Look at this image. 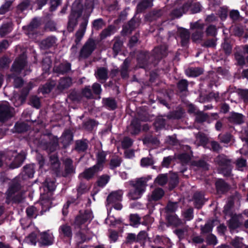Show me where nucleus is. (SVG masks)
Listing matches in <instances>:
<instances>
[{
  "label": "nucleus",
  "mask_w": 248,
  "mask_h": 248,
  "mask_svg": "<svg viewBox=\"0 0 248 248\" xmlns=\"http://www.w3.org/2000/svg\"><path fill=\"white\" fill-rule=\"evenodd\" d=\"M152 179L150 175L147 177L138 179L136 182L130 181L129 184L134 187V189L131 190L128 193V197L131 200H137L140 198L145 191L147 182Z\"/></svg>",
  "instance_id": "nucleus-1"
},
{
  "label": "nucleus",
  "mask_w": 248,
  "mask_h": 248,
  "mask_svg": "<svg viewBox=\"0 0 248 248\" xmlns=\"http://www.w3.org/2000/svg\"><path fill=\"white\" fill-rule=\"evenodd\" d=\"M26 56L23 54L16 60L12 65L11 70L14 74L18 75L21 73L22 71L25 68L26 66Z\"/></svg>",
  "instance_id": "nucleus-2"
},
{
  "label": "nucleus",
  "mask_w": 248,
  "mask_h": 248,
  "mask_svg": "<svg viewBox=\"0 0 248 248\" xmlns=\"http://www.w3.org/2000/svg\"><path fill=\"white\" fill-rule=\"evenodd\" d=\"M13 116V108L5 102L0 105V121L5 122Z\"/></svg>",
  "instance_id": "nucleus-3"
},
{
  "label": "nucleus",
  "mask_w": 248,
  "mask_h": 248,
  "mask_svg": "<svg viewBox=\"0 0 248 248\" xmlns=\"http://www.w3.org/2000/svg\"><path fill=\"white\" fill-rule=\"evenodd\" d=\"M39 244L41 246H48L54 243V237L52 233L49 231L42 232L40 233Z\"/></svg>",
  "instance_id": "nucleus-4"
},
{
  "label": "nucleus",
  "mask_w": 248,
  "mask_h": 248,
  "mask_svg": "<svg viewBox=\"0 0 248 248\" xmlns=\"http://www.w3.org/2000/svg\"><path fill=\"white\" fill-rule=\"evenodd\" d=\"M95 48V42L92 39L89 40L81 49L80 57L87 58L89 56Z\"/></svg>",
  "instance_id": "nucleus-5"
},
{
  "label": "nucleus",
  "mask_w": 248,
  "mask_h": 248,
  "mask_svg": "<svg viewBox=\"0 0 248 248\" xmlns=\"http://www.w3.org/2000/svg\"><path fill=\"white\" fill-rule=\"evenodd\" d=\"M93 218V215L92 211L87 210L83 213L80 212L79 215L76 218L75 224L78 226H80L86 222H90Z\"/></svg>",
  "instance_id": "nucleus-6"
},
{
  "label": "nucleus",
  "mask_w": 248,
  "mask_h": 248,
  "mask_svg": "<svg viewBox=\"0 0 248 248\" xmlns=\"http://www.w3.org/2000/svg\"><path fill=\"white\" fill-rule=\"evenodd\" d=\"M80 15L81 12L80 11H75L72 9L71 14L69 17V20L67 27L68 30L70 32L73 31L75 27L77 25V18Z\"/></svg>",
  "instance_id": "nucleus-7"
},
{
  "label": "nucleus",
  "mask_w": 248,
  "mask_h": 248,
  "mask_svg": "<svg viewBox=\"0 0 248 248\" xmlns=\"http://www.w3.org/2000/svg\"><path fill=\"white\" fill-rule=\"evenodd\" d=\"M123 194V192L122 190H118L112 192L108 197V203L112 204L117 202L121 201Z\"/></svg>",
  "instance_id": "nucleus-8"
},
{
  "label": "nucleus",
  "mask_w": 248,
  "mask_h": 248,
  "mask_svg": "<svg viewBox=\"0 0 248 248\" xmlns=\"http://www.w3.org/2000/svg\"><path fill=\"white\" fill-rule=\"evenodd\" d=\"M60 234L68 238H71L72 236V231L71 228L67 224H62L61 225L59 229Z\"/></svg>",
  "instance_id": "nucleus-9"
},
{
  "label": "nucleus",
  "mask_w": 248,
  "mask_h": 248,
  "mask_svg": "<svg viewBox=\"0 0 248 248\" xmlns=\"http://www.w3.org/2000/svg\"><path fill=\"white\" fill-rule=\"evenodd\" d=\"M87 22V20L86 19H84V21L80 24L79 29L76 34V39L75 42L77 44H78L80 42L84 35Z\"/></svg>",
  "instance_id": "nucleus-10"
},
{
  "label": "nucleus",
  "mask_w": 248,
  "mask_h": 248,
  "mask_svg": "<svg viewBox=\"0 0 248 248\" xmlns=\"http://www.w3.org/2000/svg\"><path fill=\"white\" fill-rule=\"evenodd\" d=\"M164 195V191L160 188H155L149 196L148 200L150 202L157 201L162 198Z\"/></svg>",
  "instance_id": "nucleus-11"
},
{
  "label": "nucleus",
  "mask_w": 248,
  "mask_h": 248,
  "mask_svg": "<svg viewBox=\"0 0 248 248\" xmlns=\"http://www.w3.org/2000/svg\"><path fill=\"white\" fill-rule=\"evenodd\" d=\"M185 72L189 77H197L202 74L203 70L199 67H190L186 69Z\"/></svg>",
  "instance_id": "nucleus-12"
},
{
  "label": "nucleus",
  "mask_w": 248,
  "mask_h": 248,
  "mask_svg": "<svg viewBox=\"0 0 248 248\" xmlns=\"http://www.w3.org/2000/svg\"><path fill=\"white\" fill-rule=\"evenodd\" d=\"M99 170H97L96 166H93V167L86 170L80 175L85 179H89L91 178L96 172Z\"/></svg>",
  "instance_id": "nucleus-13"
},
{
  "label": "nucleus",
  "mask_w": 248,
  "mask_h": 248,
  "mask_svg": "<svg viewBox=\"0 0 248 248\" xmlns=\"http://www.w3.org/2000/svg\"><path fill=\"white\" fill-rule=\"evenodd\" d=\"M106 154L104 152H101L98 153L97 156V164L94 165L96 166L98 170H101L103 167V164L105 162Z\"/></svg>",
  "instance_id": "nucleus-14"
},
{
  "label": "nucleus",
  "mask_w": 248,
  "mask_h": 248,
  "mask_svg": "<svg viewBox=\"0 0 248 248\" xmlns=\"http://www.w3.org/2000/svg\"><path fill=\"white\" fill-rule=\"evenodd\" d=\"M71 65L68 62H63L59 66L56 65L54 68V70L59 73H64L69 71L70 70Z\"/></svg>",
  "instance_id": "nucleus-15"
},
{
  "label": "nucleus",
  "mask_w": 248,
  "mask_h": 248,
  "mask_svg": "<svg viewBox=\"0 0 248 248\" xmlns=\"http://www.w3.org/2000/svg\"><path fill=\"white\" fill-rule=\"evenodd\" d=\"M25 156L24 155L19 154L15 158L14 162L10 165V168L14 169L19 167L23 162Z\"/></svg>",
  "instance_id": "nucleus-16"
},
{
  "label": "nucleus",
  "mask_w": 248,
  "mask_h": 248,
  "mask_svg": "<svg viewBox=\"0 0 248 248\" xmlns=\"http://www.w3.org/2000/svg\"><path fill=\"white\" fill-rule=\"evenodd\" d=\"M230 121L237 124H240L244 122L243 116L239 113H233L230 117Z\"/></svg>",
  "instance_id": "nucleus-17"
},
{
  "label": "nucleus",
  "mask_w": 248,
  "mask_h": 248,
  "mask_svg": "<svg viewBox=\"0 0 248 248\" xmlns=\"http://www.w3.org/2000/svg\"><path fill=\"white\" fill-rule=\"evenodd\" d=\"M96 77L99 79L106 80L108 77V71L105 68H100L95 72Z\"/></svg>",
  "instance_id": "nucleus-18"
},
{
  "label": "nucleus",
  "mask_w": 248,
  "mask_h": 248,
  "mask_svg": "<svg viewBox=\"0 0 248 248\" xmlns=\"http://www.w3.org/2000/svg\"><path fill=\"white\" fill-rule=\"evenodd\" d=\"M23 172L29 178H32L34 173V166L33 164H30L24 168Z\"/></svg>",
  "instance_id": "nucleus-19"
},
{
  "label": "nucleus",
  "mask_w": 248,
  "mask_h": 248,
  "mask_svg": "<svg viewBox=\"0 0 248 248\" xmlns=\"http://www.w3.org/2000/svg\"><path fill=\"white\" fill-rule=\"evenodd\" d=\"M72 84V80L69 78H61L59 84L60 89H64L69 87Z\"/></svg>",
  "instance_id": "nucleus-20"
},
{
  "label": "nucleus",
  "mask_w": 248,
  "mask_h": 248,
  "mask_svg": "<svg viewBox=\"0 0 248 248\" xmlns=\"http://www.w3.org/2000/svg\"><path fill=\"white\" fill-rule=\"evenodd\" d=\"M179 31L182 39V45H184L189 38V33L187 30L185 29H181Z\"/></svg>",
  "instance_id": "nucleus-21"
},
{
  "label": "nucleus",
  "mask_w": 248,
  "mask_h": 248,
  "mask_svg": "<svg viewBox=\"0 0 248 248\" xmlns=\"http://www.w3.org/2000/svg\"><path fill=\"white\" fill-rule=\"evenodd\" d=\"M140 130V126L139 124H136L135 121H133L128 127L129 132L132 135L137 134Z\"/></svg>",
  "instance_id": "nucleus-22"
},
{
  "label": "nucleus",
  "mask_w": 248,
  "mask_h": 248,
  "mask_svg": "<svg viewBox=\"0 0 248 248\" xmlns=\"http://www.w3.org/2000/svg\"><path fill=\"white\" fill-rule=\"evenodd\" d=\"M188 6H189L187 4H185V5H184L182 8L174 10L172 13V15L175 17H180L181 16H182L183 14L186 13L188 11Z\"/></svg>",
  "instance_id": "nucleus-23"
},
{
  "label": "nucleus",
  "mask_w": 248,
  "mask_h": 248,
  "mask_svg": "<svg viewBox=\"0 0 248 248\" xmlns=\"http://www.w3.org/2000/svg\"><path fill=\"white\" fill-rule=\"evenodd\" d=\"M152 5V1L150 0H143L138 5L137 8L139 11H141L145 8L151 7Z\"/></svg>",
  "instance_id": "nucleus-24"
},
{
  "label": "nucleus",
  "mask_w": 248,
  "mask_h": 248,
  "mask_svg": "<svg viewBox=\"0 0 248 248\" xmlns=\"http://www.w3.org/2000/svg\"><path fill=\"white\" fill-rule=\"evenodd\" d=\"M56 42V38L54 37H49L42 42V44L45 47L48 48L54 46Z\"/></svg>",
  "instance_id": "nucleus-25"
},
{
  "label": "nucleus",
  "mask_w": 248,
  "mask_h": 248,
  "mask_svg": "<svg viewBox=\"0 0 248 248\" xmlns=\"http://www.w3.org/2000/svg\"><path fill=\"white\" fill-rule=\"evenodd\" d=\"M216 185L217 190L220 191L225 192L228 189V185L222 180L217 181Z\"/></svg>",
  "instance_id": "nucleus-26"
},
{
  "label": "nucleus",
  "mask_w": 248,
  "mask_h": 248,
  "mask_svg": "<svg viewBox=\"0 0 248 248\" xmlns=\"http://www.w3.org/2000/svg\"><path fill=\"white\" fill-rule=\"evenodd\" d=\"M39 204L41 206L43 212H46L50 207V201L48 199H41Z\"/></svg>",
  "instance_id": "nucleus-27"
},
{
  "label": "nucleus",
  "mask_w": 248,
  "mask_h": 248,
  "mask_svg": "<svg viewBox=\"0 0 248 248\" xmlns=\"http://www.w3.org/2000/svg\"><path fill=\"white\" fill-rule=\"evenodd\" d=\"M12 31V24L8 23L3 25L0 29V33L1 35H4Z\"/></svg>",
  "instance_id": "nucleus-28"
},
{
  "label": "nucleus",
  "mask_w": 248,
  "mask_h": 248,
  "mask_svg": "<svg viewBox=\"0 0 248 248\" xmlns=\"http://www.w3.org/2000/svg\"><path fill=\"white\" fill-rule=\"evenodd\" d=\"M65 170L67 173H72L74 171V169L72 165V161L69 158H67L64 161Z\"/></svg>",
  "instance_id": "nucleus-29"
},
{
  "label": "nucleus",
  "mask_w": 248,
  "mask_h": 248,
  "mask_svg": "<svg viewBox=\"0 0 248 248\" xmlns=\"http://www.w3.org/2000/svg\"><path fill=\"white\" fill-rule=\"evenodd\" d=\"M25 241L29 244L35 245L36 244V235L34 233H31L29 236L26 237Z\"/></svg>",
  "instance_id": "nucleus-30"
},
{
  "label": "nucleus",
  "mask_w": 248,
  "mask_h": 248,
  "mask_svg": "<svg viewBox=\"0 0 248 248\" xmlns=\"http://www.w3.org/2000/svg\"><path fill=\"white\" fill-rule=\"evenodd\" d=\"M189 6L188 9H190L192 13H197L199 12L201 9V6L199 3H195L191 5L186 3Z\"/></svg>",
  "instance_id": "nucleus-31"
},
{
  "label": "nucleus",
  "mask_w": 248,
  "mask_h": 248,
  "mask_svg": "<svg viewBox=\"0 0 248 248\" xmlns=\"http://www.w3.org/2000/svg\"><path fill=\"white\" fill-rule=\"evenodd\" d=\"M129 62L128 60L126 59L124 62L122 66L121 74L122 76L124 78H125L127 76V71L129 67Z\"/></svg>",
  "instance_id": "nucleus-32"
},
{
  "label": "nucleus",
  "mask_w": 248,
  "mask_h": 248,
  "mask_svg": "<svg viewBox=\"0 0 248 248\" xmlns=\"http://www.w3.org/2000/svg\"><path fill=\"white\" fill-rule=\"evenodd\" d=\"M26 213L31 217H36L37 215L36 208L33 206L28 207L26 209Z\"/></svg>",
  "instance_id": "nucleus-33"
},
{
  "label": "nucleus",
  "mask_w": 248,
  "mask_h": 248,
  "mask_svg": "<svg viewBox=\"0 0 248 248\" xmlns=\"http://www.w3.org/2000/svg\"><path fill=\"white\" fill-rule=\"evenodd\" d=\"M194 198L196 203V207L197 208H201L202 205L203 204V199L202 196L199 194L196 193L194 195Z\"/></svg>",
  "instance_id": "nucleus-34"
},
{
  "label": "nucleus",
  "mask_w": 248,
  "mask_h": 248,
  "mask_svg": "<svg viewBox=\"0 0 248 248\" xmlns=\"http://www.w3.org/2000/svg\"><path fill=\"white\" fill-rule=\"evenodd\" d=\"M121 158L118 157L111 159L110 162V168L111 169H114V168L119 166L121 164Z\"/></svg>",
  "instance_id": "nucleus-35"
},
{
  "label": "nucleus",
  "mask_w": 248,
  "mask_h": 248,
  "mask_svg": "<svg viewBox=\"0 0 248 248\" xmlns=\"http://www.w3.org/2000/svg\"><path fill=\"white\" fill-rule=\"evenodd\" d=\"M12 1L6 0V2L0 7V14H4L7 12L10 8Z\"/></svg>",
  "instance_id": "nucleus-36"
},
{
  "label": "nucleus",
  "mask_w": 248,
  "mask_h": 248,
  "mask_svg": "<svg viewBox=\"0 0 248 248\" xmlns=\"http://www.w3.org/2000/svg\"><path fill=\"white\" fill-rule=\"evenodd\" d=\"M103 102L104 104L108 107L109 108L114 109L116 108V103L113 99L107 98L106 99H103Z\"/></svg>",
  "instance_id": "nucleus-37"
},
{
  "label": "nucleus",
  "mask_w": 248,
  "mask_h": 248,
  "mask_svg": "<svg viewBox=\"0 0 248 248\" xmlns=\"http://www.w3.org/2000/svg\"><path fill=\"white\" fill-rule=\"evenodd\" d=\"M167 219L170 224L176 226L180 223V220L175 215L168 216L167 217Z\"/></svg>",
  "instance_id": "nucleus-38"
},
{
  "label": "nucleus",
  "mask_w": 248,
  "mask_h": 248,
  "mask_svg": "<svg viewBox=\"0 0 248 248\" xmlns=\"http://www.w3.org/2000/svg\"><path fill=\"white\" fill-rule=\"evenodd\" d=\"M167 178L166 175L161 174L159 175L155 179V182L159 185H163L166 183Z\"/></svg>",
  "instance_id": "nucleus-39"
},
{
  "label": "nucleus",
  "mask_w": 248,
  "mask_h": 248,
  "mask_svg": "<svg viewBox=\"0 0 248 248\" xmlns=\"http://www.w3.org/2000/svg\"><path fill=\"white\" fill-rule=\"evenodd\" d=\"M109 177L108 175L101 176L98 181V186L101 187L105 186L108 182Z\"/></svg>",
  "instance_id": "nucleus-40"
},
{
  "label": "nucleus",
  "mask_w": 248,
  "mask_h": 248,
  "mask_svg": "<svg viewBox=\"0 0 248 248\" xmlns=\"http://www.w3.org/2000/svg\"><path fill=\"white\" fill-rule=\"evenodd\" d=\"M87 145L86 142L82 141H77L76 143V149L79 151H84L86 150Z\"/></svg>",
  "instance_id": "nucleus-41"
},
{
  "label": "nucleus",
  "mask_w": 248,
  "mask_h": 248,
  "mask_svg": "<svg viewBox=\"0 0 248 248\" xmlns=\"http://www.w3.org/2000/svg\"><path fill=\"white\" fill-rule=\"evenodd\" d=\"M123 43L120 40H116L113 45V49L115 53V56L117 53L121 50V47L122 46Z\"/></svg>",
  "instance_id": "nucleus-42"
},
{
  "label": "nucleus",
  "mask_w": 248,
  "mask_h": 248,
  "mask_svg": "<svg viewBox=\"0 0 248 248\" xmlns=\"http://www.w3.org/2000/svg\"><path fill=\"white\" fill-rule=\"evenodd\" d=\"M216 162H217L220 166H225L228 168L229 165V161H228L223 156H219L216 159Z\"/></svg>",
  "instance_id": "nucleus-43"
},
{
  "label": "nucleus",
  "mask_w": 248,
  "mask_h": 248,
  "mask_svg": "<svg viewBox=\"0 0 248 248\" xmlns=\"http://www.w3.org/2000/svg\"><path fill=\"white\" fill-rule=\"evenodd\" d=\"M133 143V141L130 138L125 137L122 141V146L124 148H127L130 147Z\"/></svg>",
  "instance_id": "nucleus-44"
},
{
  "label": "nucleus",
  "mask_w": 248,
  "mask_h": 248,
  "mask_svg": "<svg viewBox=\"0 0 248 248\" xmlns=\"http://www.w3.org/2000/svg\"><path fill=\"white\" fill-rule=\"evenodd\" d=\"M114 30V28L112 26H109L107 29L103 30L101 33V37L104 38L109 35H110L112 32Z\"/></svg>",
  "instance_id": "nucleus-45"
},
{
  "label": "nucleus",
  "mask_w": 248,
  "mask_h": 248,
  "mask_svg": "<svg viewBox=\"0 0 248 248\" xmlns=\"http://www.w3.org/2000/svg\"><path fill=\"white\" fill-rule=\"evenodd\" d=\"M232 244L235 248H242L243 246L242 239L239 238H236L232 240Z\"/></svg>",
  "instance_id": "nucleus-46"
},
{
  "label": "nucleus",
  "mask_w": 248,
  "mask_h": 248,
  "mask_svg": "<svg viewBox=\"0 0 248 248\" xmlns=\"http://www.w3.org/2000/svg\"><path fill=\"white\" fill-rule=\"evenodd\" d=\"M50 163L52 165L53 169H58L59 167L60 164L58 161V158L55 156H51L50 157Z\"/></svg>",
  "instance_id": "nucleus-47"
},
{
  "label": "nucleus",
  "mask_w": 248,
  "mask_h": 248,
  "mask_svg": "<svg viewBox=\"0 0 248 248\" xmlns=\"http://www.w3.org/2000/svg\"><path fill=\"white\" fill-rule=\"evenodd\" d=\"M61 139L63 142H67L71 141L72 139V136L70 131H66L64 132L61 137Z\"/></svg>",
  "instance_id": "nucleus-48"
},
{
  "label": "nucleus",
  "mask_w": 248,
  "mask_h": 248,
  "mask_svg": "<svg viewBox=\"0 0 248 248\" xmlns=\"http://www.w3.org/2000/svg\"><path fill=\"white\" fill-rule=\"evenodd\" d=\"M140 163L142 167H147L152 165L153 164V161L151 158L145 157L141 160Z\"/></svg>",
  "instance_id": "nucleus-49"
},
{
  "label": "nucleus",
  "mask_w": 248,
  "mask_h": 248,
  "mask_svg": "<svg viewBox=\"0 0 248 248\" xmlns=\"http://www.w3.org/2000/svg\"><path fill=\"white\" fill-rule=\"evenodd\" d=\"M178 87L180 90L183 91L187 89V83L186 80H181L178 82Z\"/></svg>",
  "instance_id": "nucleus-50"
},
{
  "label": "nucleus",
  "mask_w": 248,
  "mask_h": 248,
  "mask_svg": "<svg viewBox=\"0 0 248 248\" xmlns=\"http://www.w3.org/2000/svg\"><path fill=\"white\" fill-rule=\"evenodd\" d=\"M246 161L243 159H239L236 162V166L238 170H243V168L246 167Z\"/></svg>",
  "instance_id": "nucleus-51"
},
{
  "label": "nucleus",
  "mask_w": 248,
  "mask_h": 248,
  "mask_svg": "<svg viewBox=\"0 0 248 248\" xmlns=\"http://www.w3.org/2000/svg\"><path fill=\"white\" fill-rule=\"evenodd\" d=\"M177 208V204L176 203L169 202L167 206V210L170 212H174L175 211Z\"/></svg>",
  "instance_id": "nucleus-52"
},
{
  "label": "nucleus",
  "mask_w": 248,
  "mask_h": 248,
  "mask_svg": "<svg viewBox=\"0 0 248 248\" xmlns=\"http://www.w3.org/2000/svg\"><path fill=\"white\" fill-rule=\"evenodd\" d=\"M202 33L201 31H196L192 35V39L194 41L202 39Z\"/></svg>",
  "instance_id": "nucleus-53"
},
{
  "label": "nucleus",
  "mask_w": 248,
  "mask_h": 248,
  "mask_svg": "<svg viewBox=\"0 0 248 248\" xmlns=\"http://www.w3.org/2000/svg\"><path fill=\"white\" fill-rule=\"evenodd\" d=\"M92 88L93 92L95 94H99L101 93L102 90L101 88V85L98 83H94L93 85Z\"/></svg>",
  "instance_id": "nucleus-54"
},
{
  "label": "nucleus",
  "mask_w": 248,
  "mask_h": 248,
  "mask_svg": "<svg viewBox=\"0 0 248 248\" xmlns=\"http://www.w3.org/2000/svg\"><path fill=\"white\" fill-rule=\"evenodd\" d=\"M184 216L187 220H190L193 218V209H188L184 213Z\"/></svg>",
  "instance_id": "nucleus-55"
},
{
  "label": "nucleus",
  "mask_w": 248,
  "mask_h": 248,
  "mask_svg": "<svg viewBox=\"0 0 248 248\" xmlns=\"http://www.w3.org/2000/svg\"><path fill=\"white\" fill-rule=\"evenodd\" d=\"M46 185L49 191H53L55 188V184L54 181H50L46 179Z\"/></svg>",
  "instance_id": "nucleus-56"
},
{
  "label": "nucleus",
  "mask_w": 248,
  "mask_h": 248,
  "mask_svg": "<svg viewBox=\"0 0 248 248\" xmlns=\"http://www.w3.org/2000/svg\"><path fill=\"white\" fill-rule=\"evenodd\" d=\"M103 21L101 19L95 20L93 23V27L97 30L101 28L103 26Z\"/></svg>",
  "instance_id": "nucleus-57"
},
{
  "label": "nucleus",
  "mask_w": 248,
  "mask_h": 248,
  "mask_svg": "<svg viewBox=\"0 0 248 248\" xmlns=\"http://www.w3.org/2000/svg\"><path fill=\"white\" fill-rule=\"evenodd\" d=\"M82 94L87 98H90L92 97V93L89 87H86L82 91Z\"/></svg>",
  "instance_id": "nucleus-58"
},
{
  "label": "nucleus",
  "mask_w": 248,
  "mask_h": 248,
  "mask_svg": "<svg viewBox=\"0 0 248 248\" xmlns=\"http://www.w3.org/2000/svg\"><path fill=\"white\" fill-rule=\"evenodd\" d=\"M140 217L137 215H131L130 216V220L132 223H133L134 225H136L139 223L140 221Z\"/></svg>",
  "instance_id": "nucleus-59"
},
{
  "label": "nucleus",
  "mask_w": 248,
  "mask_h": 248,
  "mask_svg": "<svg viewBox=\"0 0 248 248\" xmlns=\"http://www.w3.org/2000/svg\"><path fill=\"white\" fill-rule=\"evenodd\" d=\"M60 3L61 0H51L50 1V10L51 11L55 10Z\"/></svg>",
  "instance_id": "nucleus-60"
},
{
  "label": "nucleus",
  "mask_w": 248,
  "mask_h": 248,
  "mask_svg": "<svg viewBox=\"0 0 248 248\" xmlns=\"http://www.w3.org/2000/svg\"><path fill=\"white\" fill-rule=\"evenodd\" d=\"M10 62V60L7 58L0 59V68H3L6 66Z\"/></svg>",
  "instance_id": "nucleus-61"
},
{
  "label": "nucleus",
  "mask_w": 248,
  "mask_h": 248,
  "mask_svg": "<svg viewBox=\"0 0 248 248\" xmlns=\"http://www.w3.org/2000/svg\"><path fill=\"white\" fill-rule=\"evenodd\" d=\"M50 67V62L49 60H44L43 63V68L46 72L49 70Z\"/></svg>",
  "instance_id": "nucleus-62"
},
{
  "label": "nucleus",
  "mask_w": 248,
  "mask_h": 248,
  "mask_svg": "<svg viewBox=\"0 0 248 248\" xmlns=\"http://www.w3.org/2000/svg\"><path fill=\"white\" fill-rule=\"evenodd\" d=\"M235 57L239 65H243L245 64V60L243 56L239 54H236Z\"/></svg>",
  "instance_id": "nucleus-63"
},
{
  "label": "nucleus",
  "mask_w": 248,
  "mask_h": 248,
  "mask_svg": "<svg viewBox=\"0 0 248 248\" xmlns=\"http://www.w3.org/2000/svg\"><path fill=\"white\" fill-rule=\"evenodd\" d=\"M207 33L211 35H215L216 33L217 29L214 26H210L206 30Z\"/></svg>",
  "instance_id": "nucleus-64"
}]
</instances>
